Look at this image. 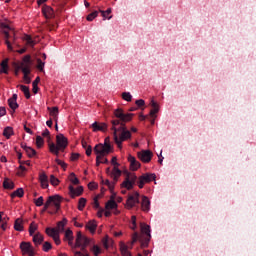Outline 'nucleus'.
Returning <instances> with one entry per match:
<instances>
[{"mask_svg": "<svg viewBox=\"0 0 256 256\" xmlns=\"http://www.w3.org/2000/svg\"><path fill=\"white\" fill-rule=\"evenodd\" d=\"M37 69L40 71H44L45 62H43L40 58L37 59Z\"/></svg>", "mask_w": 256, "mask_h": 256, "instance_id": "obj_49", "label": "nucleus"}, {"mask_svg": "<svg viewBox=\"0 0 256 256\" xmlns=\"http://www.w3.org/2000/svg\"><path fill=\"white\" fill-rule=\"evenodd\" d=\"M4 189H15V184L9 178H5L3 182Z\"/></svg>", "mask_w": 256, "mask_h": 256, "instance_id": "obj_32", "label": "nucleus"}, {"mask_svg": "<svg viewBox=\"0 0 256 256\" xmlns=\"http://www.w3.org/2000/svg\"><path fill=\"white\" fill-rule=\"evenodd\" d=\"M97 15H99V12L94 11V12L90 13L86 19H87V21H93V19H95L97 17Z\"/></svg>", "mask_w": 256, "mask_h": 256, "instance_id": "obj_52", "label": "nucleus"}, {"mask_svg": "<svg viewBox=\"0 0 256 256\" xmlns=\"http://www.w3.org/2000/svg\"><path fill=\"white\" fill-rule=\"evenodd\" d=\"M86 229H89L90 233H95L97 229V223H95V221H89L86 224Z\"/></svg>", "mask_w": 256, "mask_h": 256, "instance_id": "obj_34", "label": "nucleus"}, {"mask_svg": "<svg viewBox=\"0 0 256 256\" xmlns=\"http://www.w3.org/2000/svg\"><path fill=\"white\" fill-rule=\"evenodd\" d=\"M87 157H91V154L93 153V148L91 146H88L85 148Z\"/></svg>", "mask_w": 256, "mask_h": 256, "instance_id": "obj_59", "label": "nucleus"}, {"mask_svg": "<svg viewBox=\"0 0 256 256\" xmlns=\"http://www.w3.org/2000/svg\"><path fill=\"white\" fill-rule=\"evenodd\" d=\"M3 135L6 137V139H11V135H13V127L7 126L4 128Z\"/></svg>", "mask_w": 256, "mask_h": 256, "instance_id": "obj_35", "label": "nucleus"}, {"mask_svg": "<svg viewBox=\"0 0 256 256\" xmlns=\"http://www.w3.org/2000/svg\"><path fill=\"white\" fill-rule=\"evenodd\" d=\"M74 256H89V253H82L80 251H76Z\"/></svg>", "mask_w": 256, "mask_h": 256, "instance_id": "obj_64", "label": "nucleus"}, {"mask_svg": "<svg viewBox=\"0 0 256 256\" xmlns=\"http://www.w3.org/2000/svg\"><path fill=\"white\" fill-rule=\"evenodd\" d=\"M109 138L105 139L104 144H97L94 147V153L97 156H101L102 158L105 157V155H109V153H111V144H109Z\"/></svg>", "mask_w": 256, "mask_h": 256, "instance_id": "obj_4", "label": "nucleus"}, {"mask_svg": "<svg viewBox=\"0 0 256 256\" xmlns=\"http://www.w3.org/2000/svg\"><path fill=\"white\" fill-rule=\"evenodd\" d=\"M42 249L45 253H48V251H51V249H53V246L51 245V242H44Z\"/></svg>", "mask_w": 256, "mask_h": 256, "instance_id": "obj_45", "label": "nucleus"}, {"mask_svg": "<svg viewBox=\"0 0 256 256\" xmlns=\"http://www.w3.org/2000/svg\"><path fill=\"white\" fill-rule=\"evenodd\" d=\"M157 178V176L155 175V173H146L142 176H140V179L142 181H144L145 183H151V181H155V179Z\"/></svg>", "mask_w": 256, "mask_h": 256, "instance_id": "obj_23", "label": "nucleus"}, {"mask_svg": "<svg viewBox=\"0 0 256 256\" xmlns=\"http://www.w3.org/2000/svg\"><path fill=\"white\" fill-rule=\"evenodd\" d=\"M38 228H39V226L35 222H32L30 224V226H29L30 237H33V235H35V231H37Z\"/></svg>", "mask_w": 256, "mask_h": 256, "instance_id": "obj_36", "label": "nucleus"}, {"mask_svg": "<svg viewBox=\"0 0 256 256\" xmlns=\"http://www.w3.org/2000/svg\"><path fill=\"white\" fill-rule=\"evenodd\" d=\"M145 181L141 179V177L139 178V181H138V187L139 189H143V187H145Z\"/></svg>", "mask_w": 256, "mask_h": 256, "instance_id": "obj_60", "label": "nucleus"}, {"mask_svg": "<svg viewBox=\"0 0 256 256\" xmlns=\"http://www.w3.org/2000/svg\"><path fill=\"white\" fill-rule=\"evenodd\" d=\"M25 152L30 158L35 157V155H37V151H35V149L31 147H25Z\"/></svg>", "mask_w": 256, "mask_h": 256, "instance_id": "obj_38", "label": "nucleus"}, {"mask_svg": "<svg viewBox=\"0 0 256 256\" xmlns=\"http://www.w3.org/2000/svg\"><path fill=\"white\" fill-rule=\"evenodd\" d=\"M33 243L34 245H36V247H39V245H41V243H43L44 241V237L43 235H41V233H36L33 236Z\"/></svg>", "mask_w": 256, "mask_h": 256, "instance_id": "obj_25", "label": "nucleus"}, {"mask_svg": "<svg viewBox=\"0 0 256 256\" xmlns=\"http://www.w3.org/2000/svg\"><path fill=\"white\" fill-rule=\"evenodd\" d=\"M90 127L94 133H97V131H101L102 133H105V131H107L109 126L105 122L95 121L94 123L91 124Z\"/></svg>", "mask_w": 256, "mask_h": 256, "instance_id": "obj_13", "label": "nucleus"}, {"mask_svg": "<svg viewBox=\"0 0 256 256\" xmlns=\"http://www.w3.org/2000/svg\"><path fill=\"white\" fill-rule=\"evenodd\" d=\"M92 252L95 256H99L101 254V248L97 245L92 247Z\"/></svg>", "mask_w": 256, "mask_h": 256, "instance_id": "obj_51", "label": "nucleus"}, {"mask_svg": "<svg viewBox=\"0 0 256 256\" xmlns=\"http://www.w3.org/2000/svg\"><path fill=\"white\" fill-rule=\"evenodd\" d=\"M20 249L22 255L35 256V248L31 245V242H21Z\"/></svg>", "mask_w": 256, "mask_h": 256, "instance_id": "obj_7", "label": "nucleus"}, {"mask_svg": "<svg viewBox=\"0 0 256 256\" xmlns=\"http://www.w3.org/2000/svg\"><path fill=\"white\" fill-rule=\"evenodd\" d=\"M77 159H79V154L78 153H72L71 161H77Z\"/></svg>", "mask_w": 256, "mask_h": 256, "instance_id": "obj_63", "label": "nucleus"}, {"mask_svg": "<svg viewBox=\"0 0 256 256\" xmlns=\"http://www.w3.org/2000/svg\"><path fill=\"white\" fill-rule=\"evenodd\" d=\"M59 233H61L56 228H46V234L49 237H52L53 241L56 243V245H61V238H59Z\"/></svg>", "mask_w": 256, "mask_h": 256, "instance_id": "obj_10", "label": "nucleus"}, {"mask_svg": "<svg viewBox=\"0 0 256 256\" xmlns=\"http://www.w3.org/2000/svg\"><path fill=\"white\" fill-rule=\"evenodd\" d=\"M1 29H7V30H3L4 33V37H5V44L8 47L9 51H13V46L11 45V42L9 41V38L11 37V34L9 33V31H12V29L10 28L9 25L5 24V23H1L0 24Z\"/></svg>", "mask_w": 256, "mask_h": 256, "instance_id": "obj_9", "label": "nucleus"}, {"mask_svg": "<svg viewBox=\"0 0 256 256\" xmlns=\"http://www.w3.org/2000/svg\"><path fill=\"white\" fill-rule=\"evenodd\" d=\"M102 185H106L110 191L115 189V182L111 183L109 180H102Z\"/></svg>", "mask_w": 256, "mask_h": 256, "instance_id": "obj_41", "label": "nucleus"}, {"mask_svg": "<svg viewBox=\"0 0 256 256\" xmlns=\"http://www.w3.org/2000/svg\"><path fill=\"white\" fill-rule=\"evenodd\" d=\"M50 183L54 187H57V185H59V179L57 177H55V175H51L50 176Z\"/></svg>", "mask_w": 256, "mask_h": 256, "instance_id": "obj_48", "label": "nucleus"}, {"mask_svg": "<svg viewBox=\"0 0 256 256\" xmlns=\"http://www.w3.org/2000/svg\"><path fill=\"white\" fill-rule=\"evenodd\" d=\"M56 163L57 165H60V167H62L63 169H65V167H67V164L65 162H63L62 160L56 158Z\"/></svg>", "mask_w": 256, "mask_h": 256, "instance_id": "obj_56", "label": "nucleus"}, {"mask_svg": "<svg viewBox=\"0 0 256 256\" xmlns=\"http://www.w3.org/2000/svg\"><path fill=\"white\" fill-rule=\"evenodd\" d=\"M121 170L119 169V166H114L112 169L110 177H112L114 183H117L119 181V178L121 177Z\"/></svg>", "mask_w": 256, "mask_h": 256, "instance_id": "obj_19", "label": "nucleus"}, {"mask_svg": "<svg viewBox=\"0 0 256 256\" xmlns=\"http://www.w3.org/2000/svg\"><path fill=\"white\" fill-rule=\"evenodd\" d=\"M121 251L123 255L131 256V252H129V246L123 244L121 246Z\"/></svg>", "mask_w": 256, "mask_h": 256, "instance_id": "obj_47", "label": "nucleus"}, {"mask_svg": "<svg viewBox=\"0 0 256 256\" xmlns=\"http://www.w3.org/2000/svg\"><path fill=\"white\" fill-rule=\"evenodd\" d=\"M48 111L50 112V116L52 117V119L55 121V123H58V119H59V107L55 106V107H48Z\"/></svg>", "mask_w": 256, "mask_h": 256, "instance_id": "obj_20", "label": "nucleus"}, {"mask_svg": "<svg viewBox=\"0 0 256 256\" xmlns=\"http://www.w3.org/2000/svg\"><path fill=\"white\" fill-rule=\"evenodd\" d=\"M138 159H140L142 163H149L151 159H153V152H151V150H142L138 152Z\"/></svg>", "mask_w": 256, "mask_h": 256, "instance_id": "obj_11", "label": "nucleus"}, {"mask_svg": "<svg viewBox=\"0 0 256 256\" xmlns=\"http://www.w3.org/2000/svg\"><path fill=\"white\" fill-rule=\"evenodd\" d=\"M117 207V202L115 200H110L106 203V209H115Z\"/></svg>", "mask_w": 256, "mask_h": 256, "instance_id": "obj_46", "label": "nucleus"}, {"mask_svg": "<svg viewBox=\"0 0 256 256\" xmlns=\"http://www.w3.org/2000/svg\"><path fill=\"white\" fill-rule=\"evenodd\" d=\"M86 205H87V199L80 198L79 201H78V210L83 211V209H85Z\"/></svg>", "mask_w": 256, "mask_h": 256, "instance_id": "obj_37", "label": "nucleus"}, {"mask_svg": "<svg viewBox=\"0 0 256 256\" xmlns=\"http://www.w3.org/2000/svg\"><path fill=\"white\" fill-rule=\"evenodd\" d=\"M122 99H124V101L131 102L133 100V96L131 95L130 92H123Z\"/></svg>", "mask_w": 256, "mask_h": 256, "instance_id": "obj_44", "label": "nucleus"}, {"mask_svg": "<svg viewBox=\"0 0 256 256\" xmlns=\"http://www.w3.org/2000/svg\"><path fill=\"white\" fill-rule=\"evenodd\" d=\"M133 115L131 113L124 114L123 110L119 108L114 110L116 119L111 121V131H113L114 141L118 149L123 148V141L131 139V131L127 130L126 123H129L133 119Z\"/></svg>", "mask_w": 256, "mask_h": 256, "instance_id": "obj_1", "label": "nucleus"}, {"mask_svg": "<svg viewBox=\"0 0 256 256\" xmlns=\"http://www.w3.org/2000/svg\"><path fill=\"white\" fill-rule=\"evenodd\" d=\"M25 171H27V168H25V166H23V164H21L18 168V172L17 175H19L20 177H22V175H24Z\"/></svg>", "mask_w": 256, "mask_h": 256, "instance_id": "obj_53", "label": "nucleus"}, {"mask_svg": "<svg viewBox=\"0 0 256 256\" xmlns=\"http://www.w3.org/2000/svg\"><path fill=\"white\" fill-rule=\"evenodd\" d=\"M67 145H69V140H67V137L63 134H58L56 136V144L51 142L48 144L49 151L52 153V155H56V157H59V152L65 151L67 149Z\"/></svg>", "mask_w": 256, "mask_h": 256, "instance_id": "obj_3", "label": "nucleus"}, {"mask_svg": "<svg viewBox=\"0 0 256 256\" xmlns=\"http://www.w3.org/2000/svg\"><path fill=\"white\" fill-rule=\"evenodd\" d=\"M141 234L138 232H134L132 235V242L130 244V249H133V245L140 241L141 249H145V247H149V242L151 241V226L147 224H140Z\"/></svg>", "mask_w": 256, "mask_h": 256, "instance_id": "obj_2", "label": "nucleus"}, {"mask_svg": "<svg viewBox=\"0 0 256 256\" xmlns=\"http://www.w3.org/2000/svg\"><path fill=\"white\" fill-rule=\"evenodd\" d=\"M100 13L104 19H111L112 16L107 17V15H111V8H108L106 11L101 10Z\"/></svg>", "mask_w": 256, "mask_h": 256, "instance_id": "obj_50", "label": "nucleus"}, {"mask_svg": "<svg viewBox=\"0 0 256 256\" xmlns=\"http://www.w3.org/2000/svg\"><path fill=\"white\" fill-rule=\"evenodd\" d=\"M18 69H20L24 75H30L31 74V66L20 64Z\"/></svg>", "mask_w": 256, "mask_h": 256, "instance_id": "obj_33", "label": "nucleus"}, {"mask_svg": "<svg viewBox=\"0 0 256 256\" xmlns=\"http://www.w3.org/2000/svg\"><path fill=\"white\" fill-rule=\"evenodd\" d=\"M43 145H45V140H43V137L37 136L36 137V146L38 147V149H41V147H43Z\"/></svg>", "mask_w": 256, "mask_h": 256, "instance_id": "obj_40", "label": "nucleus"}, {"mask_svg": "<svg viewBox=\"0 0 256 256\" xmlns=\"http://www.w3.org/2000/svg\"><path fill=\"white\" fill-rule=\"evenodd\" d=\"M24 41L28 47H35V45H37V41L33 40V38L29 35L24 36Z\"/></svg>", "mask_w": 256, "mask_h": 256, "instance_id": "obj_29", "label": "nucleus"}, {"mask_svg": "<svg viewBox=\"0 0 256 256\" xmlns=\"http://www.w3.org/2000/svg\"><path fill=\"white\" fill-rule=\"evenodd\" d=\"M15 231H23V220L21 218H17L14 223Z\"/></svg>", "mask_w": 256, "mask_h": 256, "instance_id": "obj_31", "label": "nucleus"}, {"mask_svg": "<svg viewBox=\"0 0 256 256\" xmlns=\"http://www.w3.org/2000/svg\"><path fill=\"white\" fill-rule=\"evenodd\" d=\"M41 81L40 77H36V79L32 82V91L35 95H37V93H39V82Z\"/></svg>", "mask_w": 256, "mask_h": 256, "instance_id": "obj_30", "label": "nucleus"}, {"mask_svg": "<svg viewBox=\"0 0 256 256\" xmlns=\"http://www.w3.org/2000/svg\"><path fill=\"white\" fill-rule=\"evenodd\" d=\"M0 65H1L0 73L9 75V59H7V58L4 59Z\"/></svg>", "mask_w": 256, "mask_h": 256, "instance_id": "obj_24", "label": "nucleus"}, {"mask_svg": "<svg viewBox=\"0 0 256 256\" xmlns=\"http://www.w3.org/2000/svg\"><path fill=\"white\" fill-rule=\"evenodd\" d=\"M36 207H41L43 206V203H44V199H43V196H40L38 199H36L34 201Z\"/></svg>", "mask_w": 256, "mask_h": 256, "instance_id": "obj_54", "label": "nucleus"}, {"mask_svg": "<svg viewBox=\"0 0 256 256\" xmlns=\"http://www.w3.org/2000/svg\"><path fill=\"white\" fill-rule=\"evenodd\" d=\"M17 87H19L21 89V91L24 93L26 99H31V92L29 90V86L18 85Z\"/></svg>", "mask_w": 256, "mask_h": 256, "instance_id": "obj_28", "label": "nucleus"}, {"mask_svg": "<svg viewBox=\"0 0 256 256\" xmlns=\"http://www.w3.org/2000/svg\"><path fill=\"white\" fill-rule=\"evenodd\" d=\"M137 181V177L134 174H127L125 180L123 181L121 187H124L128 191H131L133 189V185H135V182Z\"/></svg>", "mask_w": 256, "mask_h": 256, "instance_id": "obj_8", "label": "nucleus"}, {"mask_svg": "<svg viewBox=\"0 0 256 256\" xmlns=\"http://www.w3.org/2000/svg\"><path fill=\"white\" fill-rule=\"evenodd\" d=\"M39 179H40V182L49 181V178L47 177V174H45V173L40 174Z\"/></svg>", "mask_w": 256, "mask_h": 256, "instance_id": "obj_57", "label": "nucleus"}, {"mask_svg": "<svg viewBox=\"0 0 256 256\" xmlns=\"http://www.w3.org/2000/svg\"><path fill=\"white\" fill-rule=\"evenodd\" d=\"M128 161L130 163V168L132 169V171H137V169L141 167V163H139V161H137V159L131 155L128 156Z\"/></svg>", "mask_w": 256, "mask_h": 256, "instance_id": "obj_17", "label": "nucleus"}, {"mask_svg": "<svg viewBox=\"0 0 256 256\" xmlns=\"http://www.w3.org/2000/svg\"><path fill=\"white\" fill-rule=\"evenodd\" d=\"M93 207H94V209H99L100 208L99 196L94 197Z\"/></svg>", "mask_w": 256, "mask_h": 256, "instance_id": "obj_55", "label": "nucleus"}, {"mask_svg": "<svg viewBox=\"0 0 256 256\" xmlns=\"http://www.w3.org/2000/svg\"><path fill=\"white\" fill-rule=\"evenodd\" d=\"M8 105L12 111L19 108V104H17V94H13L12 97L8 99Z\"/></svg>", "mask_w": 256, "mask_h": 256, "instance_id": "obj_18", "label": "nucleus"}, {"mask_svg": "<svg viewBox=\"0 0 256 256\" xmlns=\"http://www.w3.org/2000/svg\"><path fill=\"white\" fill-rule=\"evenodd\" d=\"M42 13L46 19H53V17H55V11L47 5L42 7Z\"/></svg>", "mask_w": 256, "mask_h": 256, "instance_id": "obj_16", "label": "nucleus"}, {"mask_svg": "<svg viewBox=\"0 0 256 256\" xmlns=\"http://www.w3.org/2000/svg\"><path fill=\"white\" fill-rule=\"evenodd\" d=\"M88 188L91 189V190L97 189V183H95V182H90V183L88 184Z\"/></svg>", "mask_w": 256, "mask_h": 256, "instance_id": "obj_61", "label": "nucleus"}, {"mask_svg": "<svg viewBox=\"0 0 256 256\" xmlns=\"http://www.w3.org/2000/svg\"><path fill=\"white\" fill-rule=\"evenodd\" d=\"M25 195V192L23 191V188H18L16 191H14L11 194V197H23Z\"/></svg>", "mask_w": 256, "mask_h": 256, "instance_id": "obj_39", "label": "nucleus"}, {"mask_svg": "<svg viewBox=\"0 0 256 256\" xmlns=\"http://www.w3.org/2000/svg\"><path fill=\"white\" fill-rule=\"evenodd\" d=\"M126 205L133 209L135 205H139V192H135L134 195H130L127 199Z\"/></svg>", "mask_w": 256, "mask_h": 256, "instance_id": "obj_14", "label": "nucleus"}, {"mask_svg": "<svg viewBox=\"0 0 256 256\" xmlns=\"http://www.w3.org/2000/svg\"><path fill=\"white\" fill-rule=\"evenodd\" d=\"M23 79L27 85L31 83V78L29 77V74L24 75Z\"/></svg>", "mask_w": 256, "mask_h": 256, "instance_id": "obj_62", "label": "nucleus"}, {"mask_svg": "<svg viewBox=\"0 0 256 256\" xmlns=\"http://www.w3.org/2000/svg\"><path fill=\"white\" fill-rule=\"evenodd\" d=\"M135 104L137 105V107H144L145 100L143 99L136 100Z\"/></svg>", "mask_w": 256, "mask_h": 256, "instance_id": "obj_58", "label": "nucleus"}, {"mask_svg": "<svg viewBox=\"0 0 256 256\" xmlns=\"http://www.w3.org/2000/svg\"><path fill=\"white\" fill-rule=\"evenodd\" d=\"M20 65L31 66V56L30 55L24 56L22 63H20Z\"/></svg>", "mask_w": 256, "mask_h": 256, "instance_id": "obj_43", "label": "nucleus"}, {"mask_svg": "<svg viewBox=\"0 0 256 256\" xmlns=\"http://www.w3.org/2000/svg\"><path fill=\"white\" fill-rule=\"evenodd\" d=\"M64 239L68 241L69 245H73V231L71 229L65 231Z\"/></svg>", "mask_w": 256, "mask_h": 256, "instance_id": "obj_26", "label": "nucleus"}, {"mask_svg": "<svg viewBox=\"0 0 256 256\" xmlns=\"http://www.w3.org/2000/svg\"><path fill=\"white\" fill-rule=\"evenodd\" d=\"M69 191L72 199H75L76 197H81V195H83V186H79L76 189L73 186H69Z\"/></svg>", "mask_w": 256, "mask_h": 256, "instance_id": "obj_15", "label": "nucleus"}, {"mask_svg": "<svg viewBox=\"0 0 256 256\" xmlns=\"http://www.w3.org/2000/svg\"><path fill=\"white\" fill-rule=\"evenodd\" d=\"M69 180L73 183V185H79V178L75 175V173H71L69 176Z\"/></svg>", "mask_w": 256, "mask_h": 256, "instance_id": "obj_42", "label": "nucleus"}, {"mask_svg": "<svg viewBox=\"0 0 256 256\" xmlns=\"http://www.w3.org/2000/svg\"><path fill=\"white\" fill-rule=\"evenodd\" d=\"M3 215H5V212H0V229H2V231H7L9 217H3Z\"/></svg>", "mask_w": 256, "mask_h": 256, "instance_id": "obj_21", "label": "nucleus"}, {"mask_svg": "<svg viewBox=\"0 0 256 256\" xmlns=\"http://www.w3.org/2000/svg\"><path fill=\"white\" fill-rule=\"evenodd\" d=\"M67 225V218H63L62 221H59L57 223L56 229L60 232L63 233L65 231V226Z\"/></svg>", "mask_w": 256, "mask_h": 256, "instance_id": "obj_27", "label": "nucleus"}, {"mask_svg": "<svg viewBox=\"0 0 256 256\" xmlns=\"http://www.w3.org/2000/svg\"><path fill=\"white\" fill-rule=\"evenodd\" d=\"M150 106L152 109L150 110V117H151V125H155V119L157 118V113H159V104L155 102V100H151Z\"/></svg>", "mask_w": 256, "mask_h": 256, "instance_id": "obj_12", "label": "nucleus"}, {"mask_svg": "<svg viewBox=\"0 0 256 256\" xmlns=\"http://www.w3.org/2000/svg\"><path fill=\"white\" fill-rule=\"evenodd\" d=\"M89 243H91V240H89V238L83 236L81 232H77L76 247H81V251H85Z\"/></svg>", "mask_w": 256, "mask_h": 256, "instance_id": "obj_5", "label": "nucleus"}, {"mask_svg": "<svg viewBox=\"0 0 256 256\" xmlns=\"http://www.w3.org/2000/svg\"><path fill=\"white\" fill-rule=\"evenodd\" d=\"M46 203H49V207H54L55 211L54 213H57L59 209H61V196L60 195H54L49 196Z\"/></svg>", "mask_w": 256, "mask_h": 256, "instance_id": "obj_6", "label": "nucleus"}, {"mask_svg": "<svg viewBox=\"0 0 256 256\" xmlns=\"http://www.w3.org/2000/svg\"><path fill=\"white\" fill-rule=\"evenodd\" d=\"M142 211H149L151 209V201H149V198L147 196L142 197V203H141Z\"/></svg>", "mask_w": 256, "mask_h": 256, "instance_id": "obj_22", "label": "nucleus"}]
</instances>
